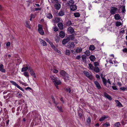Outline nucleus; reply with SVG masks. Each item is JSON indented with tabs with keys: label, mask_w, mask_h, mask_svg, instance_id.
Returning <instances> with one entry per match:
<instances>
[{
	"label": "nucleus",
	"mask_w": 127,
	"mask_h": 127,
	"mask_svg": "<svg viewBox=\"0 0 127 127\" xmlns=\"http://www.w3.org/2000/svg\"><path fill=\"white\" fill-rule=\"evenodd\" d=\"M94 83L96 87L98 89H101V87L99 83L97 81H95Z\"/></svg>",
	"instance_id": "nucleus-11"
},
{
	"label": "nucleus",
	"mask_w": 127,
	"mask_h": 127,
	"mask_svg": "<svg viewBox=\"0 0 127 127\" xmlns=\"http://www.w3.org/2000/svg\"><path fill=\"white\" fill-rule=\"evenodd\" d=\"M115 102L117 104L116 106L119 107H123V106L122 104L118 100H115Z\"/></svg>",
	"instance_id": "nucleus-12"
},
{
	"label": "nucleus",
	"mask_w": 127,
	"mask_h": 127,
	"mask_svg": "<svg viewBox=\"0 0 127 127\" xmlns=\"http://www.w3.org/2000/svg\"><path fill=\"white\" fill-rule=\"evenodd\" d=\"M24 75L26 77H28L29 76V75L28 73L27 72H25L23 73Z\"/></svg>",
	"instance_id": "nucleus-39"
},
{
	"label": "nucleus",
	"mask_w": 127,
	"mask_h": 127,
	"mask_svg": "<svg viewBox=\"0 0 127 127\" xmlns=\"http://www.w3.org/2000/svg\"><path fill=\"white\" fill-rule=\"evenodd\" d=\"M64 78L65 81H66V80L69 79V77L68 76V75L67 74L65 75L64 77Z\"/></svg>",
	"instance_id": "nucleus-28"
},
{
	"label": "nucleus",
	"mask_w": 127,
	"mask_h": 127,
	"mask_svg": "<svg viewBox=\"0 0 127 127\" xmlns=\"http://www.w3.org/2000/svg\"><path fill=\"white\" fill-rule=\"evenodd\" d=\"M58 27L60 29L62 30L63 29V24L62 23H59L58 24Z\"/></svg>",
	"instance_id": "nucleus-22"
},
{
	"label": "nucleus",
	"mask_w": 127,
	"mask_h": 127,
	"mask_svg": "<svg viewBox=\"0 0 127 127\" xmlns=\"http://www.w3.org/2000/svg\"><path fill=\"white\" fill-rule=\"evenodd\" d=\"M38 30L39 33L43 35L44 34V32L42 28V26L40 24H38Z\"/></svg>",
	"instance_id": "nucleus-4"
},
{
	"label": "nucleus",
	"mask_w": 127,
	"mask_h": 127,
	"mask_svg": "<svg viewBox=\"0 0 127 127\" xmlns=\"http://www.w3.org/2000/svg\"><path fill=\"white\" fill-rule=\"evenodd\" d=\"M89 59L92 61H94L95 59V56L93 55H91L89 57Z\"/></svg>",
	"instance_id": "nucleus-21"
},
{
	"label": "nucleus",
	"mask_w": 127,
	"mask_h": 127,
	"mask_svg": "<svg viewBox=\"0 0 127 127\" xmlns=\"http://www.w3.org/2000/svg\"><path fill=\"white\" fill-rule=\"evenodd\" d=\"M94 70L95 71L97 72H99V68L96 66H95L94 68Z\"/></svg>",
	"instance_id": "nucleus-30"
},
{
	"label": "nucleus",
	"mask_w": 127,
	"mask_h": 127,
	"mask_svg": "<svg viewBox=\"0 0 127 127\" xmlns=\"http://www.w3.org/2000/svg\"><path fill=\"white\" fill-rule=\"evenodd\" d=\"M36 16V15L35 14H32L31 15L30 17L32 18H34Z\"/></svg>",
	"instance_id": "nucleus-53"
},
{
	"label": "nucleus",
	"mask_w": 127,
	"mask_h": 127,
	"mask_svg": "<svg viewBox=\"0 0 127 127\" xmlns=\"http://www.w3.org/2000/svg\"><path fill=\"white\" fill-rule=\"evenodd\" d=\"M72 23L70 21H68L67 23V26H69L72 25Z\"/></svg>",
	"instance_id": "nucleus-46"
},
{
	"label": "nucleus",
	"mask_w": 127,
	"mask_h": 127,
	"mask_svg": "<svg viewBox=\"0 0 127 127\" xmlns=\"http://www.w3.org/2000/svg\"><path fill=\"white\" fill-rule=\"evenodd\" d=\"M47 17L49 19H51L52 18V16L50 13H48L46 15Z\"/></svg>",
	"instance_id": "nucleus-29"
},
{
	"label": "nucleus",
	"mask_w": 127,
	"mask_h": 127,
	"mask_svg": "<svg viewBox=\"0 0 127 127\" xmlns=\"http://www.w3.org/2000/svg\"><path fill=\"white\" fill-rule=\"evenodd\" d=\"M120 89L121 90L124 91L125 90H127V88H125V87H121L120 88Z\"/></svg>",
	"instance_id": "nucleus-57"
},
{
	"label": "nucleus",
	"mask_w": 127,
	"mask_h": 127,
	"mask_svg": "<svg viewBox=\"0 0 127 127\" xmlns=\"http://www.w3.org/2000/svg\"><path fill=\"white\" fill-rule=\"evenodd\" d=\"M16 87L17 88L21 90L23 92H24V90L22 87L18 85H17Z\"/></svg>",
	"instance_id": "nucleus-41"
},
{
	"label": "nucleus",
	"mask_w": 127,
	"mask_h": 127,
	"mask_svg": "<svg viewBox=\"0 0 127 127\" xmlns=\"http://www.w3.org/2000/svg\"><path fill=\"white\" fill-rule=\"evenodd\" d=\"M81 57L80 56L78 55L76 57V59L77 60H79L81 58Z\"/></svg>",
	"instance_id": "nucleus-63"
},
{
	"label": "nucleus",
	"mask_w": 127,
	"mask_h": 127,
	"mask_svg": "<svg viewBox=\"0 0 127 127\" xmlns=\"http://www.w3.org/2000/svg\"><path fill=\"white\" fill-rule=\"evenodd\" d=\"M26 26L29 29H30L31 27L29 25L28 23L27 22H26Z\"/></svg>",
	"instance_id": "nucleus-52"
},
{
	"label": "nucleus",
	"mask_w": 127,
	"mask_h": 127,
	"mask_svg": "<svg viewBox=\"0 0 127 127\" xmlns=\"http://www.w3.org/2000/svg\"><path fill=\"white\" fill-rule=\"evenodd\" d=\"M39 40L41 43L42 44L43 46H45L47 45V44L46 42L43 39H39Z\"/></svg>",
	"instance_id": "nucleus-13"
},
{
	"label": "nucleus",
	"mask_w": 127,
	"mask_h": 127,
	"mask_svg": "<svg viewBox=\"0 0 127 127\" xmlns=\"http://www.w3.org/2000/svg\"><path fill=\"white\" fill-rule=\"evenodd\" d=\"M82 50V49L81 48H77L75 51L76 52L79 53L81 52Z\"/></svg>",
	"instance_id": "nucleus-27"
},
{
	"label": "nucleus",
	"mask_w": 127,
	"mask_h": 127,
	"mask_svg": "<svg viewBox=\"0 0 127 127\" xmlns=\"http://www.w3.org/2000/svg\"><path fill=\"white\" fill-rule=\"evenodd\" d=\"M52 2L54 3H58V1L57 0H51Z\"/></svg>",
	"instance_id": "nucleus-49"
},
{
	"label": "nucleus",
	"mask_w": 127,
	"mask_h": 127,
	"mask_svg": "<svg viewBox=\"0 0 127 127\" xmlns=\"http://www.w3.org/2000/svg\"><path fill=\"white\" fill-rule=\"evenodd\" d=\"M70 8L71 10L74 11L77 9V6L75 5H72L70 6Z\"/></svg>",
	"instance_id": "nucleus-10"
},
{
	"label": "nucleus",
	"mask_w": 127,
	"mask_h": 127,
	"mask_svg": "<svg viewBox=\"0 0 127 127\" xmlns=\"http://www.w3.org/2000/svg\"><path fill=\"white\" fill-rule=\"evenodd\" d=\"M102 81L104 84L105 85H106L107 83V81L103 77L102 78Z\"/></svg>",
	"instance_id": "nucleus-37"
},
{
	"label": "nucleus",
	"mask_w": 127,
	"mask_h": 127,
	"mask_svg": "<svg viewBox=\"0 0 127 127\" xmlns=\"http://www.w3.org/2000/svg\"><path fill=\"white\" fill-rule=\"evenodd\" d=\"M57 108H58V109L60 111V112H63V109L62 108V107L61 106H60L59 107L58 106Z\"/></svg>",
	"instance_id": "nucleus-48"
},
{
	"label": "nucleus",
	"mask_w": 127,
	"mask_h": 127,
	"mask_svg": "<svg viewBox=\"0 0 127 127\" xmlns=\"http://www.w3.org/2000/svg\"><path fill=\"white\" fill-rule=\"evenodd\" d=\"M55 50L59 54H60L61 53V51L57 49V48L55 49Z\"/></svg>",
	"instance_id": "nucleus-61"
},
{
	"label": "nucleus",
	"mask_w": 127,
	"mask_h": 127,
	"mask_svg": "<svg viewBox=\"0 0 127 127\" xmlns=\"http://www.w3.org/2000/svg\"><path fill=\"white\" fill-rule=\"evenodd\" d=\"M68 44V46H69V47L70 48H73L75 46L73 42H69Z\"/></svg>",
	"instance_id": "nucleus-16"
},
{
	"label": "nucleus",
	"mask_w": 127,
	"mask_h": 127,
	"mask_svg": "<svg viewBox=\"0 0 127 127\" xmlns=\"http://www.w3.org/2000/svg\"><path fill=\"white\" fill-rule=\"evenodd\" d=\"M41 9V8H35V11L40 10Z\"/></svg>",
	"instance_id": "nucleus-62"
},
{
	"label": "nucleus",
	"mask_w": 127,
	"mask_h": 127,
	"mask_svg": "<svg viewBox=\"0 0 127 127\" xmlns=\"http://www.w3.org/2000/svg\"><path fill=\"white\" fill-rule=\"evenodd\" d=\"M66 91L68 92L69 93H70L71 92V90L69 88H67L66 89Z\"/></svg>",
	"instance_id": "nucleus-59"
},
{
	"label": "nucleus",
	"mask_w": 127,
	"mask_h": 127,
	"mask_svg": "<svg viewBox=\"0 0 127 127\" xmlns=\"http://www.w3.org/2000/svg\"><path fill=\"white\" fill-rule=\"evenodd\" d=\"M70 39L69 38H67L66 39H64L62 41V44L64 45L65 44L70 40Z\"/></svg>",
	"instance_id": "nucleus-8"
},
{
	"label": "nucleus",
	"mask_w": 127,
	"mask_h": 127,
	"mask_svg": "<svg viewBox=\"0 0 127 127\" xmlns=\"http://www.w3.org/2000/svg\"><path fill=\"white\" fill-rule=\"evenodd\" d=\"M91 122V119L90 117H88V118L87 119V122L88 124H89Z\"/></svg>",
	"instance_id": "nucleus-47"
},
{
	"label": "nucleus",
	"mask_w": 127,
	"mask_h": 127,
	"mask_svg": "<svg viewBox=\"0 0 127 127\" xmlns=\"http://www.w3.org/2000/svg\"><path fill=\"white\" fill-rule=\"evenodd\" d=\"M120 124V122H117L114 124V125L116 127H119Z\"/></svg>",
	"instance_id": "nucleus-36"
},
{
	"label": "nucleus",
	"mask_w": 127,
	"mask_h": 127,
	"mask_svg": "<svg viewBox=\"0 0 127 127\" xmlns=\"http://www.w3.org/2000/svg\"><path fill=\"white\" fill-rule=\"evenodd\" d=\"M65 54L66 55H69L70 54V51L68 50H66L65 51Z\"/></svg>",
	"instance_id": "nucleus-40"
},
{
	"label": "nucleus",
	"mask_w": 127,
	"mask_h": 127,
	"mask_svg": "<svg viewBox=\"0 0 127 127\" xmlns=\"http://www.w3.org/2000/svg\"><path fill=\"white\" fill-rule=\"evenodd\" d=\"M108 116H104L102 117L99 120L100 122L104 120L105 119L108 118Z\"/></svg>",
	"instance_id": "nucleus-18"
},
{
	"label": "nucleus",
	"mask_w": 127,
	"mask_h": 127,
	"mask_svg": "<svg viewBox=\"0 0 127 127\" xmlns=\"http://www.w3.org/2000/svg\"><path fill=\"white\" fill-rule=\"evenodd\" d=\"M54 7L55 9L57 10H59L61 8V5L58 3H56L54 5Z\"/></svg>",
	"instance_id": "nucleus-7"
},
{
	"label": "nucleus",
	"mask_w": 127,
	"mask_h": 127,
	"mask_svg": "<svg viewBox=\"0 0 127 127\" xmlns=\"http://www.w3.org/2000/svg\"><path fill=\"white\" fill-rule=\"evenodd\" d=\"M56 88L58 89H59L58 85H60L61 84V82L59 78H57L56 81L53 82Z\"/></svg>",
	"instance_id": "nucleus-1"
},
{
	"label": "nucleus",
	"mask_w": 127,
	"mask_h": 127,
	"mask_svg": "<svg viewBox=\"0 0 127 127\" xmlns=\"http://www.w3.org/2000/svg\"><path fill=\"white\" fill-rule=\"evenodd\" d=\"M115 61L116 60L115 59L113 58H110L109 60V63L111 64H116L118 63L117 61Z\"/></svg>",
	"instance_id": "nucleus-6"
},
{
	"label": "nucleus",
	"mask_w": 127,
	"mask_h": 127,
	"mask_svg": "<svg viewBox=\"0 0 127 127\" xmlns=\"http://www.w3.org/2000/svg\"><path fill=\"white\" fill-rule=\"evenodd\" d=\"M60 74L63 77H64L65 75L67 74L65 72L64 70H61L60 71Z\"/></svg>",
	"instance_id": "nucleus-19"
},
{
	"label": "nucleus",
	"mask_w": 127,
	"mask_h": 127,
	"mask_svg": "<svg viewBox=\"0 0 127 127\" xmlns=\"http://www.w3.org/2000/svg\"><path fill=\"white\" fill-rule=\"evenodd\" d=\"M31 75L34 78H36V76L35 75V74L34 72L33 71H32L30 73Z\"/></svg>",
	"instance_id": "nucleus-31"
},
{
	"label": "nucleus",
	"mask_w": 127,
	"mask_h": 127,
	"mask_svg": "<svg viewBox=\"0 0 127 127\" xmlns=\"http://www.w3.org/2000/svg\"><path fill=\"white\" fill-rule=\"evenodd\" d=\"M64 15V11L61 10L58 13V15L60 16H63Z\"/></svg>",
	"instance_id": "nucleus-23"
},
{
	"label": "nucleus",
	"mask_w": 127,
	"mask_h": 127,
	"mask_svg": "<svg viewBox=\"0 0 127 127\" xmlns=\"http://www.w3.org/2000/svg\"><path fill=\"white\" fill-rule=\"evenodd\" d=\"M89 68L90 69L93 70L94 68V66L93 65L91 64H89Z\"/></svg>",
	"instance_id": "nucleus-43"
},
{
	"label": "nucleus",
	"mask_w": 127,
	"mask_h": 127,
	"mask_svg": "<svg viewBox=\"0 0 127 127\" xmlns=\"http://www.w3.org/2000/svg\"><path fill=\"white\" fill-rule=\"evenodd\" d=\"M110 125L109 123H106L104 124V126L106 127L109 126Z\"/></svg>",
	"instance_id": "nucleus-58"
},
{
	"label": "nucleus",
	"mask_w": 127,
	"mask_h": 127,
	"mask_svg": "<svg viewBox=\"0 0 127 127\" xmlns=\"http://www.w3.org/2000/svg\"><path fill=\"white\" fill-rule=\"evenodd\" d=\"M74 2L73 0H70L69 1L68 4L69 5L71 6L74 4Z\"/></svg>",
	"instance_id": "nucleus-33"
},
{
	"label": "nucleus",
	"mask_w": 127,
	"mask_h": 127,
	"mask_svg": "<svg viewBox=\"0 0 127 127\" xmlns=\"http://www.w3.org/2000/svg\"><path fill=\"white\" fill-rule=\"evenodd\" d=\"M74 15L75 17H78L80 16V14L76 12L74 13Z\"/></svg>",
	"instance_id": "nucleus-32"
},
{
	"label": "nucleus",
	"mask_w": 127,
	"mask_h": 127,
	"mask_svg": "<svg viewBox=\"0 0 127 127\" xmlns=\"http://www.w3.org/2000/svg\"><path fill=\"white\" fill-rule=\"evenodd\" d=\"M0 71L2 72H4L5 70L4 68V67L3 65L1 64L0 65Z\"/></svg>",
	"instance_id": "nucleus-15"
},
{
	"label": "nucleus",
	"mask_w": 127,
	"mask_h": 127,
	"mask_svg": "<svg viewBox=\"0 0 127 127\" xmlns=\"http://www.w3.org/2000/svg\"><path fill=\"white\" fill-rule=\"evenodd\" d=\"M16 87L17 88L21 90L23 92H24V90L22 87L18 85H17Z\"/></svg>",
	"instance_id": "nucleus-42"
},
{
	"label": "nucleus",
	"mask_w": 127,
	"mask_h": 127,
	"mask_svg": "<svg viewBox=\"0 0 127 127\" xmlns=\"http://www.w3.org/2000/svg\"><path fill=\"white\" fill-rule=\"evenodd\" d=\"M50 45L51 46V47L54 50H55V49H56L55 46L52 43L51 44H50Z\"/></svg>",
	"instance_id": "nucleus-45"
},
{
	"label": "nucleus",
	"mask_w": 127,
	"mask_h": 127,
	"mask_svg": "<svg viewBox=\"0 0 127 127\" xmlns=\"http://www.w3.org/2000/svg\"><path fill=\"white\" fill-rule=\"evenodd\" d=\"M45 40L47 41L50 44V45L51 44V43H52V42L48 38H46L45 39Z\"/></svg>",
	"instance_id": "nucleus-44"
},
{
	"label": "nucleus",
	"mask_w": 127,
	"mask_h": 127,
	"mask_svg": "<svg viewBox=\"0 0 127 127\" xmlns=\"http://www.w3.org/2000/svg\"><path fill=\"white\" fill-rule=\"evenodd\" d=\"M54 30L55 32H57L58 30V28L57 27H55L54 28Z\"/></svg>",
	"instance_id": "nucleus-55"
},
{
	"label": "nucleus",
	"mask_w": 127,
	"mask_h": 127,
	"mask_svg": "<svg viewBox=\"0 0 127 127\" xmlns=\"http://www.w3.org/2000/svg\"><path fill=\"white\" fill-rule=\"evenodd\" d=\"M50 77L52 81L53 82L58 78L56 77L55 75H51L50 76Z\"/></svg>",
	"instance_id": "nucleus-9"
},
{
	"label": "nucleus",
	"mask_w": 127,
	"mask_h": 127,
	"mask_svg": "<svg viewBox=\"0 0 127 127\" xmlns=\"http://www.w3.org/2000/svg\"><path fill=\"white\" fill-rule=\"evenodd\" d=\"M10 42H8L6 44V45L7 46L9 47L10 46Z\"/></svg>",
	"instance_id": "nucleus-64"
},
{
	"label": "nucleus",
	"mask_w": 127,
	"mask_h": 127,
	"mask_svg": "<svg viewBox=\"0 0 127 127\" xmlns=\"http://www.w3.org/2000/svg\"><path fill=\"white\" fill-rule=\"evenodd\" d=\"M59 36L62 38H64L65 36L64 32L63 31H61L59 33Z\"/></svg>",
	"instance_id": "nucleus-17"
},
{
	"label": "nucleus",
	"mask_w": 127,
	"mask_h": 127,
	"mask_svg": "<svg viewBox=\"0 0 127 127\" xmlns=\"http://www.w3.org/2000/svg\"><path fill=\"white\" fill-rule=\"evenodd\" d=\"M67 32L69 33L72 34L74 32V29L71 27H68L67 29Z\"/></svg>",
	"instance_id": "nucleus-5"
},
{
	"label": "nucleus",
	"mask_w": 127,
	"mask_h": 127,
	"mask_svg": "<svg viewBox=\"0 0 127 127\" xmlns=\"http://www.w3.org/2000/svg\"><path fill=\"white\" fill-rule=\"evenodd\" d=\"M111 10L110 12L112 14H115L117 12L118 10V8L114 7H112L111 8Z\"/></svg>",
	"instance_id": "nucleus-2"
},
{
	"label": "nucleus",
	"mask_w": 127,
	"mask_h": 127,
	"mask_svg": "<svg viewBox=\"0 0 127 127\" xmlns=\"http://www.w3.org/2000/svg\"><path fill=\"white\" fill-rule=\"evenodd\" d=\"M123 24L122 23L120 22L117 21L115 23V25L116 26L119 27L122 25Z\"/></svg>",
	"instance_id": "nucleus-24"
},
{
	"label": "nucleus",
	"mask_w": 127,
	"mask_h": 127,
	"mask_svg": "<svg viewBox=\"0 0 127 127\" xmlns=\"http://www.w3.org/2000/svg\"><path fill=\"white\" fill-rule=\"evenodd\" d=\"M122 12L124 13H125L126 12L125 7L124 6H123L122 7Z\"/></svg>",
	"instance_id": "nucleus-56"
},
{
	"label": "nucleus",
	"mask_w": 127,
	"mask_h": 127,
	"mask_svg": "<svg viewBox=\"0 0 127 127\" xmlns=\"http://www.w3.org/2000/svg\"><path fill=\"white\" fill-rule=\"evenodd\" d=\"M84 74L88 78L91 79H93V77L91 73H89L87 71H83Z\"/></svg>",
	"instance_id": "nucleus-3"
},
{
	"label": "nucleus",
	"mask_w": 127,
	"mask_h": 127,
	"mask_svg": "<svg viewBox=\"0 0 127 127\" xmlns=\"http://www.w3.org/2000/svg\"><path fill=\"white\" fill-rule=\"evenodd\" d=\"M52 71L54 73H57L58 71L57 70L55 69H53Z\"/></svg>",
	"instance_id": "nucleus-50"
},
{
	"label": "nucleus",
	"mask_w": 127,
	"mask_h": 127,
	"mask_svg": "<svg viewBox=\"0 0 127 127\" xmlns=\"http://www.w3.org/2000/svg\"><path fill=\"white\" fill-rule=\"evenodd\" d=\"M28 69V67L27 66L26 67H23L22 68L21 71L22 72H23L24 71H26Z\"/></svg>",
	"instance_id": "nucleus-26"
},
{
	"label": "nucleus",
	"mask_w": 127,
	"mask_h": 127,
	"mask_svg": "<svg viewBox=\"0 0 127 127\" xmlns=\"http://www.w3.org/2000/svg\"><path fill=\"white\" fill-rule=\"evenodd\" d=\"M83 62H86V59L87 57L85 55H83L81 56V57Z\"/></svg>",
	"instance_id": "nucleus-20"
},
{
	"label": "nucleus",
	"mask_w": 127,
	"mask_h": 127,
	"mask_svg": "<svg viewBox=\"0 0 127 127\" xmlns=\"http://www.w3.org/2000/svg\"><path fill=\"white\" fill-rule=\"evenodd\" d=\"M10 82L13 85L17 87L18 84H17L15 82L13 81H10Z\"/></svg>",
	"instance_id": "nucleus-35"
},
{
	"label": "nucleus",
	"mask_w": 127,
	"mask_h": 127,
	"mask_svg": "<svg viewBox=\"0 0 127 127\" xmlns=\"http://www.w3.org/2000/svg\"><path fill=\"white\" fill-rule=\"evenodd\" d=\"M104 96L110 100L112 99L111 97L108 95L107 93H104Z\"/></svg>",
	"instance_id": "nucleus-14"
},
{
	"label": "nucleus",
	"mask_w": 127,
	"mask_h": 127,
	"mask_svg": "<svg viewBox=\"0 0 127 127\" xmlns=\"http://www.w3.org/2000/svg\"><path fill=\"white\" fill-rule=\"evenodd\" d=\"M28 71L30 73L33 71V69L31 67H28Z\"/></svg>",
	"instance_id": "nucleus-51"
},
{
	"label": "nucleus",
	"mask_w": 127,
	"mask_h": 127,
	"mask_svg": "<svg viewBox=\"0 0 127 127\" xmlns=\"http://www.w3.org/2000/svg\"><path fill=\"white\" fill-rule=\"evenodd\" d=\"M95 49V47L93 45H91L89 47V49L91 51L94 50Z\"/></svg>",
	"instance_id": "nucleus-34"
},
{
	"label": "nucleus",
	"mask_w": 127,
	"mask_h": 127,
	"mask_svg": "<svg viewBox=\"0 0 127 127\" xmlns=\"http://www.w3.org/2000/svg\"><path fill=\"white\" fill-rule=\"evenodd\" d=\"M94 65L95 66H97L99 65V63L97 62H95L94 63Z\"/></svg>",
	"instance_id": "nucleus-60"
},
{
	"label": "nucleus",
	"mask_w": 127,
	"mask_h": 127,
	"mask_svg": "<svg viewBox=\"0 0 127 127\" xmlns=\"http://www.w3.org/2000/svg\"><path fill=\"white\" fill-rule=\"evenodd\" d=\"M116 20H119L120 19L121 17L120 15L118 14H116L114 16Z\"/></svg>",
	"instance_id": "nucleus-25"
},
{
	"label": "nucleus",
	"mask_w": 127,
	"mask_h": 127,
	"mask_svg": "<svg viewBox=\"0 0 127 127\" xmlns=\"http://www.w3.org/2000/svg\"><path fill=\"white\" fill-rule=\"evenodd\" d=\"M55 40L56 42H58L59 41V38L58 37L56 36L55 38Z\"/></svg>",
	"instance_id": "nucleus-54"
},
{
	"label": "nucleus",
	"mask_w": 127,
	"mask_h": 127,
	"mask_svg": "<svg viewBox=\"0 0 127 127\" xmlns=\"http://www.w3.org/2000/svg\"><path fill=\"white\" fill-rule=\"evenodd\" d=\"M84 53L87 56H89L90 55V53L88 50L84 52Z\"/></svg>",
	"instance_id": "nucleus-38"
}]
</instances>
